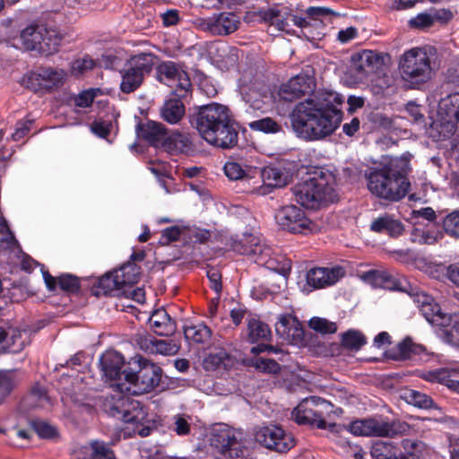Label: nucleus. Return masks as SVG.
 Returning <instances> with one entry per match:
<instances>
[{"mask_svg": "<svg viewBox=\"0 0 459 459\" xmlns=\"http://www.w3.org/2000/svg\"><path fill=\"white\" fill-rule=\"evenodd\" d=\"M138 368L137 371H123V382L116 384L117 394L106 397L103 410L109 416L127 424L128 434L133 432L140 437H147L152 430L149 426H145L148 421L147 412L139 402L131 399L127 394L140 395L152 391L160 382L162 370L143 358L138 360Z\"/></svg>", "mask_w": 459, "mask_h": 459, "instance_id": "obj_1", "label": "nucleus"}, {"mask_svg": "<svg viewBox=\"0 0 459 459\" xmlns=\"http://www.w3.org/2000/svg\"><path fill=\"white\" fill-rule=\"evenodd\" d=\"M343 97L333 91H316L296 105L290 115L291 126L302 139L316 141L332 134L342 119Z\"/></svg>", "mask_w": 459, "mask_h": 459, "instance_id": "obj_2", "label": "nucleus"}, {"mask_svg": "<svg viewBox=\"0 0 459 459\" xmlns=\"http://www.w3.org/2000/svg\"><path fill=\"white\" fill-rule=\"evenodd\" d=\"M195 128L209 144L230 149L238 143V133L229 108L212 102L201 106L195 117Z\"/></svg>", "mask_w": 459, "mask_h": 459, "instance_id": "obj_3", "label": "nucleus"}, {"mask_svg": "<svg viewBox=\"0 0 459 459\" xmlns=\"http://www.w3.org/2000/svg\"><path fill=\"white\" fill-rule=\"evenodd\" d=\"M410 170L408 157L388 158L379 169L367 174L368 188L379 198L398 202L409 192L411 184L407 175Z\"/></svg>", "mask_w": 459, "mask_h": 459, "instance_id": "obj_4", "label": "nucleus"}, {"mask_svg": "<svg viewBox=\"0 0 459 459\" xmlns=\"http://www.w3.org/2000/svg\"><path fill=\"white\" fill-rule=\"evenodd\" d=\"M334 182V176L330 171L319 169L307 179L295 185L293 195L300 205L307 209H316L325 203L333 202Z\"/></svg>", "mask_w": 459, "mask_h": 459, "instance_id": "obj_5", "label": "nucleus"}, {"mask_svg": "<svg viewBox=\"0 0 459 459\" xmlns=\"http://www.w3.org/2000/svg\"><path fill=\"white\" fill-rule=\"evenodd\" d=\"M437 50L433 46L411 48L400 58L399 68L403 78L411 83L429 81L437 67Z\"/></svg>", "mask_w": 459, "mask_h": 459, "instance_id": "obj_6", "label": "nucleus"}, {"mask_svg": "<svg viewBox=\"0 0 459 459\" xmlns=\"http://www.w3.org/2000/svg\"><path fill=\"white\" fill-rule=\"evenodd\" d=\"M335 413L333 405L325 399L310 396L303 399L292 411L291 418L299 425L316 426L320 429L339 432L340 425L330 423L328 420Z\"/></svg>", "mask_w": 459, "mask_h": 459, "instance_id": "obj_7", "label": "nucleus"}, {"mask_svg": "<svg viewBox=\"0 0 459 459\" xmlns=\"http://www.w3.org/2000/svg\"><path fill=\"white\" fill-rule=\"evenodd\" d=\"M210 444L219 453L230 458L244 456V433L228 425L216 424L210 436Z\"/></svg>", "mask_w": 459, "mask_h": 459, "instance_id": "obj_8", "label": "nucleus"}, {"mask_svg": "<svg viewBox=\"0 0 459 459\" xmlns=\"http://www.w3.org/2000/svg\"><path fill=\"white\" fill-rule=\"evenodd\" d=\"M235 252L250 257L255 264L268 269H276V261L273 257V250L260 236L255 234H243L240 239L232 244Z\"/></svg>", "mask_w": 459, "mask_h": 459, "instance_id": "obj_9", "label": "nucleus"}, {"mask_svg": "<svg viewBox=\"0 0 459 459\" xmlns=\"http://www.w3.org/2000/svg\"><path fill=\"white\" fill-rule=\"evenodd\" d=\"M153 64L152 54L141 53L132 56L121 71V91L130 93L139 88L144 76L152 71Z\"/></svg>", "mask_w": 459, "mask_h": 459, "instance_id": "obj_10", "label": "nucleus"}, {"mask_svg": "<svg viewBox=\"0 0 459 459\" xmlns=\"http://www.w3.org/2000/svg\"><path fill=\"white\" fill-rule=\"evenodd\" d=\"M238 89L243 100L253 109H262L272 100L269 86L251 72L241 75Z\"/></svg>", "mask_w": 459, "mask_h": 459, "instance_id": "obj_11", "label": "nucleus"}, {"mask_svg": "<svg viewBox=\"0 0 459 459\" xmlns=\"http://www.w3.org/2000/svg\"><path fill=\"white\" fill-rule=\"evenodd\" d=\"M158 80L170 87L172 94L186 98L191 92V82L187 74L173 62H163L157 68Z\"/></svg>", "mask_w": 459, "mask_h": 459, "instance_id": "obj_12", "label": "nucleus"}, {"mask_svg": "<svg viewBox=\"0 0 459 459\" xmlns=\"http://www.w3.org/2000/svg\"><path fill=\"white\" fill-rule=\"evenodd\" d=\"M274 218L281 229L291 233L307 234L316 228L304 211L293 204L280 208Z\"/></svg>", "mask_w": 459, "mask_h": 459, "instance_id": "obj_13", "label": "nucleus"}, {"mask_svg": "<svg viewBox=\"0 0 459 459\" xmlns=\"http://www.w3.org/2000/svg\"><path fill=\"white\" fill-rule=\"evenodd\" d=\"M440 138L451 137L456 131V125L459 124V92L452 93L442 98L437 108Z\"/></svg>", "mask_w": 459, "mask_h": 459, "instance_id": "obj_14", "label": "nucleus"}, {"mask_svg": "<svg viewBox=\"0 0 459 459\" xmlns=\"http://www.w3.org/2000/svg\"><path fill=\"white\" fill-rule=\"evenodd\" d=\"M255 438L264 447L279 453H285L295 446L293 436L277 425L259 428L255 433Z\"/></svg>", "mask_w": 459, "mask_h": 459, "instance_id": "obj_15", "label": "nucleus"}, {"mask_svg": "<svg viewBox=\"0 0 459 459\" xmlns=\"http://www.w3.org/2000/svg\"><path fill=\"white\" fill-rule=\"evenodd\" d=\"M403 446L407 449L409 456L402 455L400 449L390 441H377L370 450L373 459H420V453L425 449V445L421 442L406 439L403 441Z\"/></svg>", "mask_w": 459, "mask_h": 459, "instance_id": "obj_16", "label": "nucleus"}, {"mask_svg": "<svg viewBox=\"0 0 459 459\" xmlns=\"http://www.w3.org/2000/svg\"><path fill=\"white\" fill-rule=\"evenodd\" d=\"M343 275L344 271L340 266L315 267L307 272L305 281H299V285L302 292L309 293L336 283Z\"/></svg>", "mask_w": 459, "mask_h": 459, "instance_id": "obj_17", "label": "nucleus"}, {"mask_svg": "<svg viewBox=\"0 0 459 459\" xmlns=\"http://www.w3.org/2000/svg\"><path fill=\"white\" fill-rule=\"evenodd\" d=\"M315 87L314 76L308 71H306L291 77L286 83L281 84L278 94L283 100L293 101L313 92Z\"/></svg>", "mask_w": 459, "mask_h": 459, "instance_id": "obj_18", "label": "nucleus"}, {"mask_svg": "<svg viewBox=\"0 0 459 459\" xmlns=\"http://www.w3.org/2000/svg\"><path fill=\"white\" fill-rule=\"evenodd\" d=\"M411 299L429 324L442 327L450 324L451 316L441 311L440 307L431 296L425 292H416L411 295Z\"/></svg>", "mask_w": 459, "mask_h": 459, "instance_id": "obj_19", "label": "nucleus"}, {"mask_svg": "<svg viewBox=\"0 0 459 459\" xmlns=\"http://www.w3.org/2000/svg\"><path fill=\"white\" fill-rule=\"evenodd\" d=\"M100 363L103 377L110 382L111 387L117 394L116 384L123 382L120 377L123 374L121 369L125 364L124 357L116 351H108L100 357Z\"/></svg>", "mask_w": 459, "mask_h": 459, "instance_id": "obj_20", "label": "nucleus"}, {"mask_svg": "<svg viewBox=\"0 0 459 459\" xmlns=\"http://www.w3.org/2000/svg\"><path fill=\"white\" fill-rule=\"evenodd\" d=\"M379 62L377 53L373 50H363L352 56L351 71L357 80L361 81L377 68Z\"/></svg>", "mask_w": 459, "mask_h": 459, "instance_id": "obj_21", "label": "nucleus"}, {"mask_svg": "<svg viewBox=\"0 0 459 459\" xmlns=\"http://www.w3.org/2000/svg\"><path fill=\"white\" fill-rule=\"evenodd\" d=\"M277 334L287 342L299 343L304 335L303 329L298 319L290 314L279 316L275 324Z\"/></svg>", "mask_w": 459, "mask_h": 459, "instance_id": "obj_22", "label": "nucleus"}, {"mask_svg": "<svg viewBox=\"0 0 459 459\" xmlns=\"http://www.w3.org/2000/svg\"><path fill=\"white\" fill-rule=\"evenodd\" d=\"M27 339L25 331L0 326V352H20L25 347Z\"/></svg>", "mask_w": 459, "mask_h": 459, "instance_id": "obj_23", "label": "nucleus"}, {"mask_svg": "<svg viewBox=\"0 0 459 459\" xmlns=\"http://www.w3.org/2000/svg\"><path fill=\"white\" fill-rule=\"evenodd\" d=\"M161 148L170 154L188 153L193 151V143L189 134L167 132Z\"/></svg>", "mask_w": 459, "mask_h": 459, "instance_id": "obj_24", "label": "nucleus"}, {"mask_svg": "<svg viewBox=\"0 0 459 459\" xmlns=\"http://www.w3.org/2000/svg\"><path fill=\"white\" fill-rule=\"evenodd\" d=\"M164 126L154 121L139 124L136 128L138 138L143 139L155 147H161L166 136Z\"/></svg>", "mask_w": 459, "mask_h": 459, "instance_id": "obj_25", "label": "nucleus"}, {"mask_svg": "<svg viewBox=\"0 0 459 459\" xmlns=\"http://www.w3.org/2000/svg\"><path fill=\"white\" fill-rule=\"evenodd\" d=\"M40 36L38 51L44 55H52L58 51L63 36L55 28L40 25Z\"/></svg>", "mask_w": 459, "mask_h": 459, "instance_id": "obj_26", "label": "nucleus"}, {"mask_svg": "<svg viewBox=\"0 0 459 459\" xmlns=\"http://www.w3.org/2000/svg\"><path fill=\"white\" fill-rule=\"evenodd\" d=\"M239 21L232 13H222L210 21L208 27L211 32L219 35H228L237 30Z\"/></svg>", "mask_w": 459, "mask_h": 459, "instance_id": "obj_27", "label": "nucleus"}, {"mask_svg": "<svg viewBox=\"0 0 459 459\" xmlns=\"http://www.w3.org/2000/svg\"><path fill=\"white\" fill-rule=\"evenodd\" d=\"M361 279L374 288L405 290L399 287L394 279L385 271L370 270L363 273Z\"/></svg>", "mask_w": 459, "mask_h": 459, "instance_id": "obj_28", "label": "nucleus"}, {"mask_svg": "<svg viewBox=\"0 0 459 459\" xmlns=\"http://www.w3.org/2000/svg\"><path fill=\"white\" fill-rule=\"evenodd\" d=\"M290 12L284 6H274L263 13V19L278 30L288 31Z\"/></svg>", "mask_w": 459, "mask_h": 459, "instance_id": "obj_29", "label": "nucleus"}, {"mask_svg": "<svg viewBox=\"0 0 459 459\" xmlns=\"http://www.w3.org/2000/svg\"><path fill=\"white\" fill-rule=\"evenodd\" d=\"M150 325L158 335H170L176 330V324L165 309L156 310L150 317Z\"/></svg>", "mask_w": 459, "mask_h": 459, "instance_id": "obj_30", "label": "nucleus"}, {"mask_svg": "<svg viewBox=\"0 0 459 459\" xmlns=\"http://www.w3.org/2000/svg\"><path fill=\"white\" fill-rule=\"evenodd\" d=\"M235 359L225 350L217 349L204 359V368L208 371L227 369L234 365Z\"/></svg>", "mask_w": 459, "mask_h": 459, "instance_id": "obj_31", "label": "nucleus"}, {"mask_svg": "<svg viewBox=\"0 0 459 459\" xmlns=\"http://www.w3.org/2000/svg\"><path fill=\"white\" fill-rule=\"evenodd\" d=\"M371 230L378 233L386 232L391 237L400 236L404 228L403 223L394 219L392 215H384L372 221L370 226Z\"/></svg>", "mask_w": 459, "mask_h": 459, "instance_id": "obj_32", "label": "nucleus"}, {"mask_svg": "<svg viewBox=\"0 0 459 459\" xmlns=\"http://www.w3.org/2000/svg\"><path fill=\"white\" fill-rule=\"evenodd\" d=\"M183 98H170L165 101L161 109V117L169 124H177L181 120L185 114V106L182 102Z\"/></svg>", "mask_w": 459, "mask_h": 459, "instance_id": "obj_33", "label": "nucleus"}, {"mask_svg": "<svg viewBox=\"0 0 459 459\" xmlns=\"http://www.w3.org/2000/svg\"><path fill=\"white\" fill-rule=\"evenodd\" d=\"M13 254L18 256L22 254L21 247L10 230L6 221L0 218V254Z\"/></svg>", "mask_w": 459, "mask_h": 459, "instance_id": "obj_34", "label": "nucleus"}, {"mask_svg": "<svg viewBox=\"0 0 459 459\" xmlns=\"http://www.w3.org/2000/svg\"><path fill=\"white\" fill-rule=\"evenodd\" d=\"M224 174L230 180L249 182L255 178L256 170L251 167L242 166L237 161H227L223 167Z\"/></svg>", "mask_w": 459, "mask_h": 459, "instance_id": "obj_35", "label": "nucleus"}, {"mask_svg": "<svg viewBox=\"0 0 459 459\" xmlns=\"http://www.w3.org/2000/svg\"><path fill=\"white\" fill-rule=\"evenodd\" d=\"M397 348L399 351L398 359H411L412 355H419L421 360L428 361L430 357L434 356V353L428 352L424 346L414 343L409 338L400 342Z\"/></svg>", "mask_w": 459, "mask_h": 459, "instance_id": "obj_36", "label": "nucleus"}, {"mask_svg": "<svg viewBox=\"0 0 459 459\" xmlns=\"http://www.w3.org/2000/svg\"><path fill=\"white\" fill-rule=\"evenodd\" d=\"M40 35V26H28L22 30L14 46L23 48L26 50L38 51L39 39H41Z\"/></svg>", "mask_w": 459, "mask_h": 459, "instance_id": "obj_37", "label": "nucleus"}, {"mask_svg": "<svg viewBox=\"0 0 459 459\" xmlns=\"http://www.w3.org/2000/svg\"><path fill=\"white\" fill-rule=\"evenodd\" d=\"M83 456L78 459H116L113 451L104 442L92 441L82 448Z\"/></svg>", "mask_w": 459, "mask_h": 459, "instance_id": "obj_38", "label": "nucleus"}, {"mask_svg": "<svg viewBox=\"0 0 459 459\" xmlns=\"http://www.w3.org/2000/svg\"><path fill=\"white\" fill-rule=\"evenodd\" d=\"M45 91L61 86L66 77L65 70L60 68L41 67Z\"/></svg>", "mask_w": 459, "mask_h": 459, "instance_id": "obj_39", "label": "nucleus"}, {"mask_svg": "<svg viewBox=\"0 0 459 459\" xmlns=\"http://www.w3.org/2000/svg\"><path fill=\"white\" fill-rule=\"evenodd\" d=\"M371 436L392 437L398 432L396 423L389 422L382 417L370 418Z\"/></svg>", "mask_w": 459, "mask_h": 459, "instance_id": "obj_40", "label": "nucleus"}, {"mask_svg": "<svg viewBox=\"0 0 459 459\" xmlns=\"http://www.w3.org/2000/svg\"><path fill=\"white\" fill-rule=\"evenodd\" d=\"M422 377L429 382H438L449 389L459 394V380L452 378L449 372L446 369H437L434 371H429L422 375Z\"/></svg>", "mask_w": 459, "mask_h": 459, "instance_id": "obj_41", "label": "nucleus"}, {"mask_svg": "<svg viewBox=\"0 0 459 459\" xmlns=\"http://www.w3.org/2000/svg\"><path fill=\"white\" fill-rule=\"evenodd\" d=\"M139 276L140 269L134 264H126L116 270V278L120 281L122 289L137 282Z\"/></svg>", "mask_w": 459, "mask_h": 459, "instance_id": "obj_42", "label": "nucleus"}, {"mask_svg": "<svg viewBox=\"0 0 459 459\" xmlns=\"http://www.w3.org/2000/svg\"><path fill=\"white\" fill-rule=\"evenodd\" d=\"M442 13L443 16L439 15L438 13H436L435 15L428 13H421L414 18H411L409 23L411 27L423 29L431 26L435 20H449L452 18V13L448 10H442Z\"/></svg>", "mask_w": 459, "mask_h": 459, "instance_id": "obj_43", "label": "nucleus"}, {"mask_svg": "<svg viewBox=\"0 0 459 459\" xmlns=\"http://www.w3.org/2000/svg\"><path fill=\"white\" fill-rule=\"evenodd\" d=\"M264 181L267 182L270 186L281 187L287 185L289 176L279 168H266L262 172Z\"/></svg>", "mask_w": 459, "mask_h": 459, "instance_id": "obj_44", "label": "nucleus"}, {"mask_svg": "<svg viewBox=\"0 0 459 459\" xmlns=\"http://www.w3.org/2000/svg\"><path fill=\"white\" fill-rule=\"evenodd\" d=\"M185 337L196 343H204L211 337V330L204 324H197L185 328Z\"/></svg>", "mask_w": 459, "mask_h": 459, "instance_id": "obj_45", "label": "nucleus"}, {"mask_svg": "<svg viewBox=\"0 0 459 459\" xmlns=\"http://www.w3.org/2000/svg\"><path fill=\"white\" fill-rule=\"evenodd\" d=\"M36 266H40V270L42 272L43 279L46 283L47 288L49 290H55L56 287V280L55 277L51 276L48 272L44 270V266L39 264L37 261L32 259L28 255H24L22 261V268L24 271L30 272Z\"/></svg>", "mask_w": 459, "mask_h": 459, "instance_id": "obj_46", "label": "nucleus"}, {"mask_svg": "<svg viewBox=\"0 0 459 459\" xmlns=\"http://www.w3.org/2000/svg\"><path fill=\"white\" fill-rule=\"evenodd\" d=\"M270 329L267 325L256 318L248 321V337L251 342L266 339L270 335Z\"/></svg>", "mask_w": 459, "mask_h": 459, "instance_id": "obj_47", "label": "nucleus"}, {"mask_svg": "<svg viewBox=\"0 0 459 459\" xmlns=\"http://www.w3.org/2000/svg\"><path fill=\"white\" fill-rule=\"evenodd\" d=\"M96 67V62L89 56L74 60L70 65V73L74 77H80Z\"/></svg>", "mask_w": 459, "mask_h": 459, "instance_id": "obj_48", "label": "nucleus"}, {"mask_svg": "<svg viewBox=\"0 0 459 459\" xmlns=\"http://www.w3.org/2000/svg\"><path fill=\"white\" fill-rule=\"evenodd\" d=\"M342 430L339 432H350L354 436H371L370 418L357 420L348 426L340 425Z\"/></svg>", "mask_w": 459, "mask_h": 459, "instance_id": "obj_49", "label": "nucleus"}, {"mask_svg": "<svg viewBox=\"0 0 459 459\" xmlns=\"http://www.w3.org/2000/svg\"><path fill=\"white\" fill-rule=\"evenodd\" d=\"M22 84L35 92L45 91L41 67L27 73L22 77Z\"/></svg>", "mask_w": 459, "mask_h": 459, "instance_id": "obj_50", "label": "nucleus"}, {"mask_svg": "<svg viewBox=\"0 0 459 459\" xmlns=\"http://www.w3.org/2000/svg\"><path fill=\"white\" fill-rule=\"evenodd\" d=\"M406 401L420 409H431L435 407L433 400L427 394L419 391L409 390L405 394Z\"/></svg>", "mask_w": 459, "mask_h": 459, "instance_id": "obj_51", "label": "nucleus"}, {"mask_svg": "<svg viewBox=\"0 0 459 459\" xmlns=\"http://www.w3.org/2000/svg\"><path fill=\"white\" fill-rule=\"evenodd\" d=\"M249 127L254 131L265 134H276L281 131V126L271 117H264L249 123Z\"/></svg>", "mask_w": 459, "mask_h": 459, "instance_id": "obj_52", "label": "nucleus"}, {"mask_svg": "<svg viewBox=\"0 0 459 459\" xmlns=\"http://www.w3.org/2000/svg\"><path fill=\"white\" fill-rule=\"evenodd\" d=\"M251 366L256 370L267 373V374H277L281 370L280 365L272 359H265L258 357L251 360Z\"/></svg>", "mask_w": 459, "mask_h": 459, "instance_id": "obj_53", "label": "nucleus"}, {"mask_svg": "<svg viewBox=\"0 0 459 459\" xmlns=\"http://www.w3.org/2000/svg\"><path fill=\"white\" fill-rule=\"evenodd\" d=\"M342 345L351 350H359L366 343L365 337L358 331H348L342 335Z\"/></svg>", "mask_w": 459, "mask_h": 459, "instance_id": "obj_54", "label": "nucleus"}, {"mask_svg": "<svg viewBox=\"0 0 459 459\" xmlns=\"http://www.w3.org/2000/svg\"><path fill=\"white\" fill-rule=\"evenodd\" d=\"M101 91L99 88H90L81 91L75 98L74 103L80 108L90 107L94 99L100 94Z\"/></svg>", "mask_w": 459, "mask_h": 459, "instance_id": "obj_55", "label": "nucleus"}, {"mask_svg": "<svg viewBox=\"0 0 459 459\" xmlns=\"http://www.w3.org/2000/svg\"><path fill=\"white\" fill-rule=\"evenodd\" d=\"M31 426L34 431L42 438H52L57 435L56 429L45 420H33Z\"/></svg>", "mask_w": 459, "mask_h": 459, "instance_id": "obj_56", "label": "nucleus"}, {"mask_svg": "<svg viewBox=\"0 0 459 459\" xmlns=\"http://www.w3.org/2000/svg\"><path fill=\"white\" fill-rule=\"evenodd\" d=\"M100 287L103 289L105 293H112L113 291H119L122 289L120 281H117L116 270L105 274L100 279Z\"/></svg>", "mask_w": 459, "mask_h": 459, "instance_id": "obj_57", "label": "nucleus"}, {"mask_svg": "<svg viewBox=\"0 0 459 459\" xmlns=\"http://www.w3.org/2000/svg\"><path fill=\"white\" fill-rule=\"evenodd\" d=\"M444 230L449 236L459 238V211L453 212L445 218Z\"/></svg>", "mask_w": 459, "mask_h": 459, "instance_id": "obj_58", "label": "nucleus"}, {"mask_svg": "<svg viewBox=\"0 0 459 459\" xmlns=\"http://www.w3.org/2000/svg\"><path fill=\"white\" fill-rule=\"evenodd\" d=\"M14 385V373L12 371L0 372V402L10 394Z\"/></svg>", "mask_w": 459, "mask_h": 459, "instance_id": "obj_59", "label": "nucleus"}, {"mask_svg": "<svg viewBox=\"0 0 459 459\" xmlns=\"http://www.w3.org/2000/svg\"><path fill=\"white\" fill-rule=\"evenodd\" d=\"M309 326L321 333H333L337 330L335 323L330 322L325 318L313 317L309 321Z\"/></svg>", "mask_w": 459, "mask_h": 459, "instance_id": "obj_60", "label": "nucleus"}, {"mask_svg": "<svg viewBox=\"0 0 459 459\" xmlns=\"http://www.w3.org/2000/svg\"><path fill=\"white\" fill-rule=\"evenodd\" d=\"M190 420L191 418L189 416L180 414L176 415L174 417L172 430L179 436L187 435L190 432Z\"/></svg>", "mask_w": 459, "mask_h": 459, "instance_id": "obj_61", "label": "nucleus"}, {"mask_svg": "<svg viewBox=\"0 0 459 459\" xmlns=\"http://www.w3.org/2000/svg\"><path fill=\"white\" fill-rule=\"evenodd\" d=\"M58 284L63 290L68 292H75L80 287L78 279L71 274L60 276L58 278Z\"/></svg>", "mask_w": 459, "mask_h": 459, "instance_id": "obj_62", "label": "nucleus"}, {"mask_svg": "<svg viewBox=\"0 0 459 459\" xmlns=\"http://www.w3.org/2000/svg\"><path fill=\"white\" fill-rule=\"evenodd\" d=\"M178 351V346L167 340H155L154 352L163 355H172Z\"/></svg>", "mask_w": 459, "mask_h": 459, "instance_id": "obj_63", "label": "nucleus"}, {"mask_svg": "<svg viewBox=\"0 0 459 459\" xmlns=\"http://www.w3.org/2000/svg\"><path fill=\"white\" fill-rule=\"evenodd\" d=\"M207 277L210 281V287L214 290L216 295H221L222 285H221V274L219 270L211 268L207 271Z\"/></svg>", "mask_w": 459, "mask_h": 459, "instance_id": "obj_64", "label": "nucleus"}]
</instances>
